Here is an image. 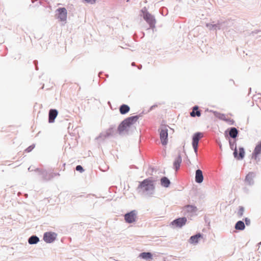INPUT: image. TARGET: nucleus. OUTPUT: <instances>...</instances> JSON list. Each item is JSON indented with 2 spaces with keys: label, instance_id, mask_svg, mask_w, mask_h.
I'll list each match as a JSON object with an SVG mask.
<instances>
[{
  "label": "nucleus",
  "instance_id": "393cba45",
  "mask_svg": "<svg viewBox=\"0 0 261 261\" xmlns=\"http://www.w3.org/2000/svg\"><path fill=\"white\" fill-rule=\"evenodd\" d=\"M234 228L236 230H243L245 228L244 222L243 221L239 220L235 224Z\"/></svg>",
  "mask_w": 261,
  "mask_h": 261
},
{
  "label": "nucleus",
  "instance_id": "9b49d317",
  "mask_svg": "<svg viewBox=\"0 0 261 261\" xmlns=\"http://www.w3.org/2000/svg\"><path fill=\"white\" fill-rule=\"evenodd\" d=\"M187 221V219L186 217H180L174 220L171 222V224L172 225L175 226L177 227L181 228L186 224Z\"/></svg>",
  "mask_w": 261,
  "mask_h": 261
},
{
  "label": "nucleus",
  "instance_id": "f3484780",
  "mask_svg": "<svg viewBox=\"0 0 261 261\" xmlns=\"http://www.w3.org/2000/svg\"><path fill=\"white\" fill-rule=\"evenodd\" d=\"M181 161L182 158L181 155L178 154L173 162V167L175 171H177L179 169Z\"/></svg>",
  "mask_w": 261,
  "mask_h": 261
},
{
  "label": "nucleus",
  "instance_id": "f704fd0d",
  "mask_svg": "<svg viewBox=\"0 0 261 261\" xmlns=\"http://www.w3.org/2000/svg\"><path fill=\"white\" fill-rule=\"evenodd\" d=\"M206 27L208 28L210 30H214V24L207 23L206 24Z\"/></svg>",
  "mask_w": 261,
  "mask_h": 261
},
{
  "label": "nucleus",
  "instance_id": "7c9ffc66",
  "mask_svg": "<svg viewBox=\"0 0 261 261\" xmlns=\"http://www.w3.org/2000/svg\"><path fill=\"white\" fill-rule=\"evenodd\" d=\"M257 34V36L256 37H255V38H258L259 37H261V31L260 30H255V31H252L251 33V35L252 36H255V35Z\"/></svg>",
  "mask_w": 261,
  "mask_h": 261
},
{
  "label": "nucleus",
  "instance_id": "ea45409f",
  "mask_svg": "<svg viewBox=\"0 0 261 261\" xmlns=\"http://www.w3.org/2000/svg\"><path fill=\"white\" fill-rule=\"evenodd\" d=\"M156 106V105H153V106H152L150 108V110H153Z\"/></svg>",
  "mask_w": 261,
  "mask_h": 261
},
{
  "label": "nucleus",
  "instance_id": "09e8293b",
  "mask_svg": "<svg viewBox=\"0 0 261 261\" xmlns=\"http://www.w3.org/2000/svg\"><path fill=\"white\" fill-rule=\"evenodd\" d=\"M258 245H261V242L258 243Z\"/></svg>",
  "mask_w": 261,
  "mask_h": 261
},
{
  "label": "nucleus",
  "instance_id": "bb28decb",
  "mask_svg": "<svg viewBox=\"0 0 261 261\" xmlns=\"http://www.w3.org/2000/svg\"><path fill=\"white\" fill-rule=\"evenodd\" d=\"M221 23L223 24V29H221L222 30H224L226 29L227 28L230 27L231 25L232 24V21L229 20H226L225 21H223L221 20Z\"/></svg>",
  "mask_w": 261,
  "mask_h": 261
},
{
  "label": "nucleus",
  "instance_id": "b1692460",
  "mask_svg": "<svg viewBox=\"0 0 261 261\" xmlns=\"http://www.w3.org/2000/svg\"><path fill=\"white\" fill-rule=\"evenodd\" d=\"M130 108L129 107L125 104H122L119 107V111L120 113L122 114H125L129 111Z\"/></svg>",
  "mask_w": 261,
  "mask_h": 261
},
{
  "label": "nucleus",
  "instance_id": "1a4fd4ad",
  "mask_svg": "<svg viewBox=\"0 0 261 261\" xmlns=\"http://www.w3.org/2000/svg\"><path fill=\"white\" fill-rule=\"evenodd\" d=\"M35 171L38 172L39 174L42 176V179L45 181H48L53 178L50 172H47L45 170H40L39 168H36Z\"/></svg>",
  "mask_w": 261,
  "mask_h": 261
},
{
  "label": "nucleus",
  "instance_id": "a878e982",
  "mask_svg": "<svg viewBox=\"0 0 261 261\" xmlns=\"http://www.w3.org/2000/svg\"><path fill=\"white\" fill-rule=\"evenodd\" d=\"M245 181L247 182L249 186H252L254 184L252 173H249L246 176Z\"/></svg>",
  "mask_w": 261,
  "mask_h": 261
},
{
  "label": "nucleus",
  "instance_id": "ddd939ff",
  "mask_svg": "<svg viewBox=\"0 0 261 261\" xmlns=\"http://www.w3.org/2000/svg\"><path fill=\"white\" fill-rule=\"evenodd\" d=\"M261 153V141L259 142L255 147L252 154V158L256 161L258 160V156Z\"/></svg>",
  "mask_w": 261,
  "mask_h": 261
},
{
  "label": "nucleus",
  "instance_id": "cd10ccee",
  "mask_svg": "<svg viewBox=\"0 0 261 261\" xmlns=\"http://www.w3.org/2000/svg\"><path fill=\"white\" fill-rule=\"evenodd\" d=\"M214 116L220 120H222L225 121L226 118L224 114H222L219 112L214 111L213 112Z\"/></svg>",
  "mask_w": 261,
  "mask_h": 261
},
{
  "label": "nucleus",
  "instance_id": "6e6552de",
  "mask_svg": "<svg viewBox=\"0 0 261 261\" xmlns=\"http://www.w3.org/2000/svg\"><path fill=\"white\" fill-rule=\"evenodd\" d=\"M57 236L55 232H46L43 234V240L47 243H51L56 240Z\"/></svg>",
  "mask_w": 261,
  "mask_h": 261
},
{
  "label": "nucleus",
  "instance_id": "473e14b6",
  "mask_svg": "<svg viewBox=\"0 0 261 261\" xmlns=\"http://www.w3.org/2000/svg\"><path fill=\"white\" fill-rule=\"evenodd\" d=\"M35 146V144H32L26 148L25 151L27 152H30L34 148Z\"/></svg>",
  "mask_w": 261,
  "mask_h": 261
},
{
  "label": "nucleus",
  "instance_id": "2f4dec72",
  "mask_svg": "<svg viewBox=\"0 0 261 261\" xmlns=\"http://www.w3.org/2000/svg\"><path fill=\"white\" fill-rule=\"evenodd\" d=\"M192 147L194 149L195 155L197 156L198 153V143L192 142Z\"/></svg>",
  "mask_w": 261,
  "mask_h": 261
},
{
  "label": "nucleus",
  "instance_id": "f257e3e1",
  "mask_svg": "<svg viewBox=\"0 0 261 261\" xmlns=\"http://www.w3.org/2000/svg\"><path fill=\"white\" fill-rule=\"evenodd\" d=\"M139 193L147 197H151L155 192V186L151 178H147L139 182L137 188Z\"/></svg>",
  "mask_w": 261,
  "mask_h": 261
},
{
  "label": "nucleus",
  "instance_id": "8fccbe9b",
  "mask_svg": "<svg viewBox=\"0 0 261 261\" xmlns=\"http://www.w3.org/2000/svg\"><path fill=\"white\" fill-rule=\"evenodd\" d=\"M25 195L26 197L28 196V194H26Z\"/></svg>",
  "mask_w": 261,
  "mask_h": 261
},
{
  "label": "nucleus",
  "instance_id": "58836bf2",
  "mask_svg": "<svg viewBox=\"0 0 261 261\" xmlns=\"http://www.w3.org/2000/svg\"><path fill=\"white\" fill-rule=\"evenodd\" d=\"M51 172V175L53 176V178L56 176H60V174L59 173H54L52 172Z\"/></svg>",
  "mask_w": 261,
  "mask_h": 261
},
{
  "label": "nucleus",
  "instance_id": "c03bdc74",
  "mask_svg": "<svg viewBox=\"0 0 261 261\" xmlns=\"http://www.w3.org/2000/svg\"><path fill=\"white\" fill-rule=\"evenodd\" d=\"M36 69L37 70H38V67H37V66L36 65Z\"/></svg>",
  "mask_w": 261,
  "mask_h": 261
},
{
  "label": "nucleus",
  "instance_id": "412c9836",
  "mask_svg": "<svg viewBox=\"0 0 261 261\" xmlns=\"http://www.w3.org/2000/svg\"><path fill=\"white\" fill-rule=\"evenodd\" d=\"M203 137V134L201 132L195 133L192 137V142L199 143L200 139Z\"/></svg>",
  "mask_w": 261,
  "mask_h": 261
},
{
  "label": "nucleus",
  "instance_id": "c85d7f7f",
  "mask_svg": "<svg viewBox=\"0 0 261 261\" xmlns=\"http://www.w3.org/2000/svg\"><path fill=\"white\" fill-rule=\"evenodd\" d=\"M223 24L221 23V20H219L218 22L216 24H214V30H222L221 29H223Z\"/></svg>",
  "mask_w": 261,
  "mask_h": 261
},
{
  "label": "nucleus",
  "instance_id": "a19ab883",
  "mask_svg": "<svg viewBox=\"0 0 261 261\" xmlns=\"http://www.w3.org/2000/svg\"><path fill=\"white\" fill-rule=\"evenodd\" d=\"M33 170L31 169V167H29L28 171H32Z\"/></svg>",
  "mask_w": 261,
  "mask_h": 261
},
{
  "label": "nucleus",
  "instance_id": "2eb2a0df",
  "mask_svg": "<svg viewBox=\"0 0 261 261\" xmlns=\"http://www.w3.org/2000/svg\"><path fill=\"white\" fill-rule=\"evenodd\" d=\"M202 236L203 235L201 233H197L190 238L189 242L192 244H197L199 242V239L202 238Z\"/></svg>",
  "mask_w": 261,
  "mask_h": 261
},
{
  "label": "nucleus",
  "instance_id": "423d86ee",
  "mask_svg": "<svg viewBox=\"0 0 261 261\" xmlns=\"http://www.w3.org/2000/svg\"><path fill=\"white\" fill-rule=\"evenodd\" d=\"M167 125H162L160 128V136L161 143L163 145H165L168 143V129Z\"/></svg>",
  "mask_w": 261,
  "mask_h": 261
},
{
  "label": "nucleus",
  "instance_id": "de8ad7c7",
  "mask_svg": "<svg viewBox=\"0 0 261 261\" xmlns=\"http://www.w3.org/2000/svg\"><path fill=\"white\" fill-rule=\"evenodd\" d=\"M141 67H142V65H140V67H138V69L141 68Z\"/></svg>",
  "mask_w": 261,
  "mask_h": 261
},
{
  "label": "nucleus",
  "instance_id": "4be33fe9",
  "mask_svg": "<svg viewBox=\"0 0 261 261\" xmlns=\"http://www.w3.org/2000/svg\"><path fill=\"white\" fill-rule=\"evenodd\" d=\"M171 182L170 180L166 176H163L161 178V185L165 188L169 187Z\"/></svg>",
  "mask_w": 261,
  "mask_h": 261
},
{
  "label": "nucleus",
  "instance_id": "0eeeda50",
  "mask_svg": "<svg viewBox=\"0 0 261 261\" xmlns=\"http://www.w3.org/2000/svg\"><path fill=\"white\" fill-rule=\"evenodd\" d=\"M137 215V212L136 210H133L126 213L124 216L125 222L129 224L136 222Z\"/></svg>",
  "mask_w": 261,
  "mask_h": 261
},
{
  "label": "nucleus",
  "instance_id": "7ed1b4c3",
  "mask_svg": "<svg viewBox=\"0 0 261 261\" xmlns=\"http://www.w3.org/2000/svg\"><path fill=\"white\" fill-rule=\"evenodd\" d=\"M229 143L230 148H231V149L234 151L233 152L234 157L239 160L243 159L245 156L244 148L243 147H239V154H238V150L237 148L236 141L234 140L232 141L231 140H229Z\"/></svg>",
  "mask_w": 261,
  "mask_h": 261
},
{
  "label": "nucleus",
  "instance_id": "5701e85b",
  "mask_svg": "<svg viewBox=\"0 0 261 261\" xmlns=\"http://www.w3.org/2000/svg\"><path fill=\"white\" fill-rule=\"evenodd\" d=\"M28 241L30 245L36 244L39 242V238L36 235H33L28 239Z\"/></svg>",
  "mask_w": 261,
  "mask_h": 261
},
{
  "label": "nucleus",
  "instance_id": "37998d69",
  "mask_svg": "<svg viewBox=\"0 0 261 261\" xmlns=\"http://www.w3.org/2000/svg\"><path fill=\"white\" fill-rule=\"evenodd\" d=\"M134 64H135V63H134V62L132 63V66H134Z\"/></svg>",
  "mask_w": 261,
  "mask_h": 261
},
{
  "label": "nucleus",
  "instance_id": "a18cd8bd",
  "mask_svg": "<svg viewBox=\"0 0 261 261\" xmlns=\"http://www.w3.org/2000/svg\"><path fill=\"white\" fill-rule=\"evenodd\" d=\"M141 67H142V65H140V67H138V69L141 68Z\"/></svg>",
  "mask_w": 261,
  "mask_h": 261
},
{
  "label": "nucleus",
  "instance_id": "49530a36",
  "mask_svg": "<svg viewBox=\"0 0 261 261\" xmlns=\"http://www.w3.org/2000/svg\"><path fill=\"white\" fill-rule=\"evenodd\" d=\"M141 67H142V65H140V67H138V69L141 68Z\"/></svg>",
  "mask_w": 261,
  "mask_h": 261
},
{
  "label": "nucleus",
  "instance_id": "c756f323",
  "mask_svg": "<svg viewBox=\"0 0 261 261\" xmlns=\"http://www.w3.org/2000/svg\"><path fill=\"white\" fill-rule=\"evenodd\" d=\"M244 211H245L244 207L242 206H240L239 207V210L237 213L238 216L239 217H241L242 216H243Z\"/></svg>",
  "mask_w": 261,
  "mask_h": 261
},
{
  "label": "nucleus",
  "instance_id": "f8f14e48",
  "mask_svg": "<svg viewBox=\"0 0 261 261\" xmlns=\"http://www.w3.org/2000/svg\"><path fill=\"white\" fill-rule=\"evenodd\" d=\"M197 207L194 205H187L183 208L185 214H188L189 215L192 216L197 211Z\"/></svg>",
  "mask_w": 261,
  "mask_h": 261
},
{
  "label": "nucleus",
  "instance_id": "a211bd4d",
  "mask_svg": "<svg viewBox=\"0 0 261 261\" xmlns=\"http://www.w3.org/2000/svg\"><path fill=\"white\" fill-rule=\"evenodd\" d=\"M227 131L229 132V136L233 139H236L237 137L239 134L238 130L236 127H234L228 128L227 129Z\"/></svg>",
  "mask_w": 261,
  "mask_h": 261
},
{
  "label": "nucleus",
  "instance_id": "9d476101",
  "mask_svg": "<svg viewBox=\"0 0 261 261\" xmlns=\"http://www.w3.org/2000/svg\"><path fill=\"white\" fill-rule=\"evenodd\" d=\"M56 11L57 13V18L60 19L61 21H64L67 19V10L65 8H59L57 9Z\"/></svg>",
  "mask_w": 261,
  "mask_h": 261
},
{
  "label": "nucleus",
  "instance_id": "c9c22d12",
  "mask_svg": "<svg viewBox=\"0 0 261 261\" xmlns=\"http://www.w3.org/2000/svg\"><path fill=\"white\" fill-rule=\"evenodd\" d=\"M225 122H227L229 125H233L234 123V121L230 118H226Z\"/></svg>",
  "mask_w": 261,
  "mask_h": 261
},
{
  "label": "nucleus",
  "instance_id": "39448f33",
  "mask_svg": "<svg viewBox=\"0 0 261 261\" xmlns=\"http://www.w3.org/2000/svg\"><path fill=\"white\" fill-rule=\"evenodd\" d=\"M114 133V127L111 126L109 129L105 132H101L99 135L96 138L99 144L102 143L105 139L113 136Z\"/></svg>",
  "mask_w": 261,
  "mask_h": 261
},
{
  "label": "nucleus",
  "instance_id": "79ce46f5",
  "mask_svg": "<svg viewBox=\"0 0 261 261\" xmlns=\"http://www.w3.org/2000/svg\"><path fill=\"white\" fill-rule=\"evenodd\" d=\"M37 63H38V62H37V61H36V60H35V61H34V63L35 65H36V64H37Z\"/></svg>",
  "mask_w": 261,
  "mask_h": 261
},
{
  "label": "nucleus",
  "instance_id": "6ab92c4d",
  "mask_svg": "<svg viewBox=\"0 0 261 261\" xmlns=\"http://www.w3.org/2000/svg\"><path fill=\"white\" fill-rule=\"evenodd\" d=\"M198 106H195L193 107V109L191 112H190V116L192 117L196 116L199 117L201 116V112L198 110Z\"/></svg>",
  "mask_w": 261,
  "mask_h": 261
},
{
  "label": "nucleus",
  "instance_id": "aec40b11",
  "mask_svg": "<svg viewBox=\"0 0 261 261\" xmlns=\"http://www.w3.org/2000/svg\"><path fill=\"white\" fill-rule=\"evenodd\" d=\"M140 258L145 259L148 260L152 258V254L150 252H143L141 253L139 256Z\"/></svg>",
  "mask_w": 261,
  "mask_h": 261
},
{
  "label": "nucleus",
  "instance_id": "dca6fc26",
  "mask_svg": "<svg viewBox=\"0 0 261 261\" xmlns=\"http://www.w3.org/2000/svg\"><path fill=\"white\" fill-rule=\"evenodd\" d=\"M203 181L202 171L198 169L195 172V181L198 184H201Z\"/></svg>",
  "mask_w": 261,
  "mask_h": 261
},
{
  "label": "nucleus",
  "instance_id": "e433bc0d",
  "mask_svg": "<svg viewBox=\"0 0 261 261\" xmlns=\"http://www.w3.org/2000/svg\"><path fill=\"white\" fill-rule=\"evenodd\" d=\"M245 222L246 225L248 226L250 224V220L248 218H245Z\"/></svg>",
  "mask_w": 261,
  "mask_h": 261
},
{
  "label": "nucleus",
  "instance_id": "4c0bfd02",
  "mask_svg": "<svg viewBox=\"0 0 261 261\" xmlns=\"http://www.w3.org/2000/svg\"><path fill=\"white\" fill-rule=\"evenodd\" d=\"M86 3L90 4H94L96 0H84Z\"/></svg>",
  "mask_w": 261,
  "mask_h": 261
},
{
  "label": "nucleus",
  "instance_id": "4468645a",
  "mask_svg": "<svg viewBox=\"0 0 261 261\" xmlns=\"http://www.w3.org/2000/svg\"><path fill=\"white\" fill-rule=\"evenodd\" d=\"M58 114V112L56 109H50L48 113V122L50 123L54 122Z\"/></svg>",
  "mask_w": 261,
  "mask_h": 261
},
{
  "label": "nucleus",
  "instance_id": "f03ea898",
  "mask_svg": "<svg viewBox=\"0 0 261 261\" xmlns=\"http://www.w3.org/2000/svg\"><path fill=\"white\" fill-rule=\"evenodd\" d=\"M139 116L138 115L133 116L126 118L123 120L118 127V130L121 134L127 127L134 124L138 120Z\"/></svg>",
  "mask_w": 261,
  "mask_h": 261
},
{
  "label": "nucleus",
  "instance_id": "20e7f679",
  "mask_svg": "<svg viewBox=\"0 0 261 261\" xmlns=\"http://www.w3.org/2000/svg\"><path fill=\"white\" fill-rule=\"evenodd\" d=\"M142 12L143 13V17L144 19L147 23H148L150 28L151 29L154 28L156 20L154 16L149 13L145 8L142 10Z\"/></svg>",
  "mask_w": 261,
  "mask_h": 261
},
{
  "label": "nucleus",
  "instance_id": "72a5a7b5",
  "mask_svg": "<svg viewBox=\"0 0 261 261\" xmlns=\"http://www.w3.org/2000/svg\"><path fill=\"white\" fill-rule=\"evenodd\" d=\"M75 169L76 171H79L81 173L84 171L83 167L81 165H77L75 167Z\"/></svg>",
  "mask_w": 261,
  "mask_h": 261
}]
</instances>
